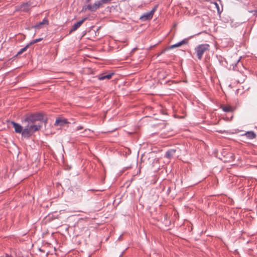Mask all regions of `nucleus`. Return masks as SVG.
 I'll use <instances>...</instances> for the list:
<instances>
[{"instance_id": "obj_14", "label": "nucleus", "mask_w": 257, "mask_h": 257, "mask_svg": "<svg viewBox=\"0 0 257 257\" xmlns=\"http://www.w3.org/2000/svg\"><path fill=\"white\" fill-rule=\"evenodd\" d=\"M42 40H43V38L36 39L34 40L32 42H31L29 44H30V45H31L32 44H34V43L40 42Z\"/></svg>"}, {"instance_id": "obj_16", "label": "nucleus", "mask_w": 257, "mask_h": 257, "mask_svg": "<svg viewBox=\"0 0 257 257\" xmlns=\"http://www.w3.org/2000/svg\"><path fill=\"white\" fill-rule=\"evenodd\" d=\"M83 126H81V125L78 126L77 127V128H76V131L80 130H81V129H83Z\"/></svg>"}, {"instance_id": "obj_13", "label": "nucleus", "mask_w": 257, "mask_h": 257, "mask_svg": "<svg viewBox=\"0 0 257 257\" xmlns=\"http://www.w3.org/2000/svg\"><path fill=\"white\" fill-rule=\"evenodd\" d=\"M30 46V44H28L27 45H26L24 48H23V49H22L18 53V54H22V53H23L24 52H25V51H26V50L29 47V46Z\"/></svg>"}, {"instance_id": "obj_4", "label": "nucleus", "mask_w": 257, "mask_h": 257, "mask_svg": "<svg viewBox=\"0 0 257 257\" xmlns=\"http://www.w3.org/2000/svg\"><path fill=\"white\" fill-rule=\"evenodd\" d=\"M34 5V3L32 1H29L25 4H22L20 7V10L21 11L27 12H28L32 7L35 6Z\"/></svg>"}, {"instance_id": "obj_5", "label": "nucleus", "mask_w": 257, "mask_h": 257, "mask_svg": "<svg viewBox=\"0 0 257 257\" xmlns=\"http://www.w3.org/2000/svg\"><path fill=\"white\" fill-rule=\"evenodd\" d=\"M49 25V21L47 18L43 19L42 22L37 23L33 28L37 29H40L43 28L44 25L48 26Z\"/></svg>"}, {"instance_id": "obj_7", "label": "nucleus", "mask_w": 257, "mask_h": 257, "mask_svg": "<svg viewBox=\"0 0 257 257\" xmlns=\"http://www.w3.org/2000/svg\"><path fill=\"white\" fill-rule=\"evenodd\" d=\"M68 123L69 122L66 119L60 118H57L56 120L54 125L56 126L60 125L62 126Z\"/></svg>"}, {"instance_id": "obj_3", "label": "nucleus", "mask_w": 257, "mask_h": 257, "mask_svg": "<svg viewBox=\"0 0 257 257\" xmlns=\"http://www.w3.org/2000/svg\"><path fill=\"white\" fill-rule=\"evenodd\" d=\"M157 6H155L150 12L144 14V15L140 17V20L145 21L152 19L154 13L157 10Z\"/></svg>"}, {"instance_id": "obj_17", "label": "nucleus", "mask_w": 257, "mask_h": 257, "mask_svg": "<svg viewBox=\"0 0 257 257\" xmlns=\"http://www.w3.org/2000/svg\"><path fill=\"white\" fill-rule=\"evenodd\" d=\"M0 257H12L11 255L6 254L5 255L1 256Z\"/></svg>"}, {"instance_id": "obj_10", "label": "nucleus", "mask_w": 257, "mask_h": 257, "mask_svg": "<svg viewBox=\"0 0 257 257\" xmlns=\"http://www.w3.org/2000/svg\"><path fill=\"white\" fill-rule=\"evenodd\" d=\"M176 151V149H171L166 152L165 156L168 159H171L175 156Z\"/></svg>"}, {"instance_id": "obj_6", "label": "nucleus", "mask_w": 257, "mask_h": 257, "mask_svg": "<svg viewBox=\"0 0 257 257\" xmlns=\"http://www.w3.org/2000/svg\"><path fill=\"white\" fill-rule=\"evenodd\" d=\"M11 123L13 124V126L15 129V132L17 133H21L22 134L24 130L23 129V127L19 123L15 122L14 121H12Z\"/></svg>"}, {"instance_id": "obj_12", "label": "nucleus", "mask_w": 257, "mask_h": 257, "mask_svg": "<svg viewBox=\"0 0 257 257\" xmlns=\"http://www.w3.org/2000/svg\"><path fill=\"white\" fill-rule=\"evenodd\" d=\"M244 135L249 139H254L256 137V134L253 132H247Z\"/></svg>"}, {"instance_id": "obj_8", "label": "nucleus", "mask_w": 257, "mask_h": 257, "mask_svg": "<svg viewBox=\"0 0 257 257\" xmlns=\"http://www.w3.org/2000/svg\"><path fill=\"white\" fill-rule=\"evenodd\" d=\"M112 75L113 73H109L108 74L103 73L98 76V79L100 80H103L104 79H110L112 77Z\"/></svg>"}, {"instance_id": "obj_2", "label": "nucleus", "mask_w": 257, "mask_h": 257, "mask_svg": "<svg viewBox=\"0 0 257 257\" xmlns=\"http://www.w3.org/2000/svg\"><path fill=\"white\" fill-rule=\"evenodd\" d=\"M210 49V46L208 44H202L197 46L194 50L197 57L199 60H201L203 55Z\"/></svg>"}, {"instance_id": "obj_15", "label": "nucleus", "mask_w": 257, "mask_h": 257, "mask_svg": "<svg viewBox=\"0 0 257 257\" xmlns=\"http://www.w3.org/2000/svg\"><path fill=\"white\" fill-rule=\"evenodd\" d=\"M183 44V41L180 42H179L176 44H174V45L171 46V48H176V47H178L181 46Z\"/></svg>"}, {"instance_id": "obj_1", "label": "nucleus", "mask_w": 257, "mask_h": 257, "mask_svg": "<svg viewBox=\"0 0 257 257\" xmlns=\"http://www.w3.org/2000/svg\"><path fill=\"white\" fill-rule=\"evenodd\" d=\"M43 115L41 113L32 114L25 118L24 122L27 123L23 130L22 136L29 137L32 134L41 129L42 126V121Z\"/></svg>"}, {"instance_id": "obj_11", "label": "nucleus", "mask_w": 257, "mask_h": 257, "mask_svg": "<svg viewBox=\"0 0 257 257\" xmlns=\"http://www.w3.org/2000/svg\"><path fill=\"white\" fill-rule=\"evenodd\" d=\"M221 108L225 112H232L234 110L233 107L230 105L222 106Z\"/></svg>"}, {"instance_id": "obj_9", "label": "nucleus", "mask_w": 257, "mask_h": 257, "mask_svg": "<svg viewBox=\"0 0 257 257\" xmlns=\"http://www.w3.org/2000/svg\"><path fill=\"white\" fill-rule=\"evenodd\" d=\"M87 19V18H83L82 20L78 22L76 24H75L72 28L71 30V32H73L76 31L78 28H79L81 25L83 24V23Z\"/></svg>"}]
</instances>
